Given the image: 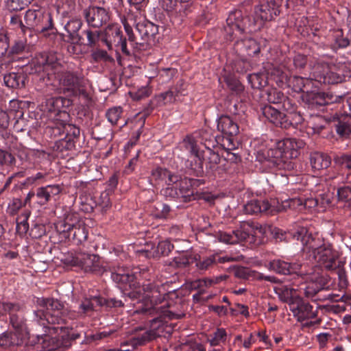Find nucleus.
<instances>
[{
  "label": "nucleus",
  "mask_w": 351,
  "mask_h": 351,
  "mask_svg": "<svg viewBox=\"0 0 351 351\" xmlns=\"http://www.w3.org/2000/svg\"><path fill=\"white\" fill-rule=\"evenodd\" d=\"M111 279L121 290L125 302L130 300L132 305L140 304L135 312L143 314L147 318L151 329L121 343V347L130 346L131 349L112 348L105 351H132L137 346L156 339L158 336L156 330L164 324L166 317L172 319L175 314L168 309L167 302L158 306L164 302V298L155 285L149 283L143 285L142 287H140L136 271L130 272L128 269L118 267L111 271Z\"/></svg>",
  "instance_id": "1"
},
{
  "label": "nucleus",
  "mask_w": 351,
  "mask_h": 351,
  "mask_svg": "<svg viewBox=\"0 0 351 351\" xmlns=\"http://www.w3.org/2000/svg\"><path fill=\"white\" fill-rule=\"evenodd\" d=\"M40 308L35 311L37 321L43 326L44 333L37 335V344L46 351L58 348H69L78 339L84 336L82 344H90L99 341L98 333L87 334L67 326L66 311L61 303L53 298L38 300Z\"/></svg>",
  "instance_id": "2"
},
{
  "label": "nucleus",
  "mask_w": 351,
  "mask_h": 351,
  "mask_svg": "<svg viewBox=\"0 0 351 351\" xmlns=\"http://www.w3.org/2000/svg\"><path fill=\"white\" fill-rule=\"evenodd\" d=\"M247 21V18L243 16L241 10L230 12L221 29V36L226 43L235 40L234 48L239 54L245 53L249 56H256L267 46L268 40L262 38L242 39Z\"/></svg>",
  "instance_id": "3"
},
{
  "label": "nucleus",
  "mask_w": 351,
  "mask_h": 351,
  "mask_svg": "<svg viewBox=\"0 0 351 351\" xmlns=\"http://www.w3.org/2000/svg\"><path fill=\"white\" fill-rule=\"evenodd\" d=\"M305 145L300 139L285 138L278 141L274 147L260 149L256 158L261 163L279 170L291 171L295 167L293 159L298 158L300 149Z\"/></svg>",
  "instance_id": "4"
},
{
  "label": "nucleus",
  "mask_w": 351,
  "mask_h": 351,
  "mask_svg": "<svg viewBox=\"0 0 351 351\" xmlns=\"http://www.w3.org/2000/svg\"><path fill=\"white\" fill-rule=\"evenodd\" d=\"M303 250L312 252L315 260L327 270L338 269L339 273L341 271L338 252L330 244L324 243L317 233L313 234L310 231L303 245Z\"/></svg>",
  "instance_id": "5"
},
{
  "label": "nucleus",
  "mask_w": 351,
  "mask_h": 351,
  "mask_svg": "<svg viewBox=\"0 0 351 351\" xmlns=\"http://www.w3.org/2000/svg\"><path fill=\"white\" fill-rule=\"evenodd\" d=\"M27 29H33L35 32L43 34L44 36L55 34L53 18L45 8L37 4L32 5L28 9L24 16Z\"/></svg>",
  "instance_id": "6"
},
{
  "label": "nucleus",
  "mask_w": 351,
  "mask_h": 351,
  "mask_svg": "<svg viewBox=\"0 0 351 351\" xmlns=\"http://www.w3.org/2000/svg\"><path fill=\"white\" fill-rule=\"evenodd\" d=\"M265 232V228L261 224L254 223L252 226L244 225L241 229L231 232L219 231L216 232L215 237L220 241L226 244H236L240 241L250 243H256L255 237L258 233L261 235Z\"/></svg>",
  "instance_id": "7"
},
{
  "label": "nucleus",
  "mask_w": 351,
  "mask_h": 351,
  "mask_svg": "<svg viewBox=\"0 0 351 351\" xmlns=\"http://www.w3.org/2000/svg\"><path fill=\"white\" fill-rule=\"evenodd\" d=\"M70 116L67 112H62L60 118H56L51 125H49L47 131L55 137L64 135V140L66 142L68 149L75 146L80 134V129L75 125L68 123Z\"/></svg>",
  "instance_id": "8"
},
{
  "label": "nucleus",
  "mask_w": 351,
  "mask_h": 351,
  "mask_svg": "<svg viewBox=\"0 0 351 351\" xmlns=\"http://www.w3.org/2000/svg\"><path fill=\"white\" fill-rule=\"evenodd\" d=\"M204 183V180L182 178L180 176L178 189H165L160 190V194L171 199H178L180 202H187L195 199L194 195L197 187Z\"/></svg>",
  "instance_id": "9"
},
{
  "label": "nucleus",
  "mask_w": 351,
  "mask_h": 351,
  "mask_svg": "<svg viewBox=\"0 0 351 351\" xmlns=\"http://www.w3.org/2000/svg\"><path fill=\"white\" fill-rule=\"evenodd\" d=\"M263 115L277 127L288 129L291 126L295 127L303 121L302 117L298 113L287 114L280 112L270 105H266L261 108Z\"/></svg>",
  "instance_id": "10"
},
{
  "label": "nucleus",
  "mask_w": 351,
  "mask_h": 351,
  "mask_svg": "<svg viewBox=\"0 0 351 351\" xmlns=\"http://www.w3.org/2000/svg\"><path fill=\"white\" fill-rule=\"evenodd\" d=\"M342 108L343 114L334 115L330 126L340 138L348 139L351 138V97L343 100Z\"/></svg>",
  "instance_id": "11"
},
{
  "label": "nucleus",
  "mask_w": 351,
  "mask_h": 351,
  "mask_svg": "<svg viewBox=\"0 0 351 351\" xmlns=\"http://www.w3.org/2000/svg\"><path fill=\"white\" fill-rule=\"evenodd\" d=\"M217 130L221 132V147L228 149H237L239 142L236 136L239 133V125L229 116L222 115L217 119Z\"/></svg>",
  "instance_id": "12"
},
{
  "label": "nucleus",
  "mask_w": 351,
  "mask_h": 351,
  "mask_svg": "<svg viewBox=\"0 0 351 351\" xmlns=\"http://www.w3.org/2000/svg\"><path fill=\"white\" fill-rule=\"evenodd\" d=\"M261 226L263 228H265V232L262 235L260 233L257 234L255 237V239H256V243L255 244L260 243L261 242V239L267 234V232H270L273 238L277 242H289L291 239H293L300 241L303 246L311 231L309 228L306 227H298L293 232H286L276 227Z\"/></svg>",
  "instance_id": "13"
},
{
  "label": "nucleus",
  "mask_w": 351,
  "mask_h": 351,
  "mask_svg": "<svg viewBox=\"0 0 351 351\" xmlns=\"http://www.w3.org/2000/svg\"><path fill=\"white\" fill-rule=\"evenodd\" d=\"M282 0H263L254 8V20L259 26L265 22L274 20L283 11L281 3Z\"/></svg>",
  "instance_id": "14"
},
{
  "label": "nucleus",
  "mask_w": 351,
  "mask_h": 351,
  "mask_svg": "<svg viewBox=\"0 0 351 351\" xmlns=\"http://www.w3.org/2000/svg\"><path fill=\"white\" fill-rule=\"evenodd\" d=\"M180 176L169 169L157 167L154 168L149 176V182L154 187L165 189H178Z\"/></svg>",
  "instance_id": "15"
},
{
  "label": "nucleus",
  "mask_w": 351,
  "mask_h": 351,
  "mask_svg": "<svg viewBox=\"0 0 351 351\" xmlns=\"http://www.w3.org/2000/svg\"><path fill=\"white\" fill-rule=\"evenodd\" d=\"M101 43L108 49H111L112 45L119 46L123 54L130 55V51L127 47V40L123 37L121 27L117 24L109 25L104 31H102Z\"/></svg>",
  "instance_id": "16"
},
{
  "label": "nucleus",
  "mask_w": 351,
  "mask_h": 351,
  "mask_svg": "<svg viewBox=\"0 0 351 351\" xmlns=\"http://www.w3.org/2000/svg\"><path fill=\"white\" fill-rule=\"evenodd\" d=\"M346 66L341 65V68L337 71L335 66L329 67L326 65V70L324 69L322 73L319 71V66L315 68L313 77L314 80L319 83L325 84H335L341 83L346 80V77H350L348 74L343 73L344 69Z\"/></svg>",
  "instance_id": "17"
},
{
  "label": "nucleus",
  "mask_w": 351,
  "mask_h": 351,
  "mask_svg": "<svg viewBox=\"0 0 351 351\" xmlns=\"http://www.w3.org/2000/svg\"><path fill=\"white\" fill-rule=\"evenodd\" d=\"M289 308L299 322L314 319L317 316V308L314 309V306L300 295L289 304Z\"/></svg>",
  "instance_id": "18"
},
{
  "label": "nucleus",
  "mask_w": 351,
  "mask_h": 351,
  "mask_svg": "<svg viewBox=\"0 0 351 351\" xmlns=\"http://www.w3.org/2000/svg\"><path fill=\"white\" fill-rule=\"evenodd\" d=\"M83 16L89 27L100 28L110 20V14L108 9L95 5H90L83 11Z\"/></svg>",
  "instance_id": "19"
},
{
  "label": "nucleus",
  "mask_w": 351,
  "mask_h": 351,
  "mask_svg": "<svg viewBox=\"0 0 351 351\" xmlns=\"http://www.w3.org/2000/svg\"><path fill=\"white\" fill-rule=\"evenodd\" d=\"M60 64L45 53H41L33 58L29 64L25 66V72L29 74L46 72L49 74V70L58 71Z\"/></svg>",
  "instance_id": "20"
},
{
  "label": "nucleus",
  "mask_w": 351,
  "mask_h": 351,
  "mask_svg": "<svg viewBox=\"0 0 351 351\" xmlns=\"http://www.w3.org/2000/svg\"><path fill=\"white\" fill-rule=\"evenodd\" d=\"M136 28L139 36H141V40H143V43H137L140 51L149 49L156 43L155 40L158 33V26L149 21H145L137 23Z\"/></svg>",
  "instance_id": "21"
},
{
  "label": "nucleus",
  "mask_w": 351,
  "mask_h": 351,
  "mask_svg": "<svg viewBox=\"0 0 351 351\" xmlns=\"http://www.w3.org/2000/svg\"><path fill=\"white\" fill-rule=\"evenodd\" d=\"M59 82L61 88L67 96H80L85 94L82 88L80 79L73 72L65 71L59 75Z\"/></svg>",
  "instance_id": "22"
},
{
  "label": "nucleus",
  "mask_w": 351,
  "mask_h": 351,
  "mask_svg": "<svg viewBox=\"0 0 351 351\" xmlns=\"http://www.w3.org/2000/svg\"><path fill=\"white\" fill-rule=\"evenodd\" d=\"M102 301H104L102 297L94 296L85 298L80 303L77 312L69 311L66 308L63 307L68 313V314H66L67 326H69L68 319H71L76 317H84L90 316L95 311H97L98 307L101 306ZM61 304L64 306L62 304Z\"/></svg>",
  "instance_id": "23"
},
{
  "label": "nucleus",
  "mask_w": 351,
  "mask_h": 351,
  "mask_svg": "<svg viewBox=\"0 0 351 351\" xmlns=\"http://www.w3.org/2000/svg\"><path fill=\"white\" fill-rule=\"evenodd\" d=\"M182 145L194 156L190 164L191 174L197 177H202L204 175L203 159L202 153L199 152L194 138L186 136L183 140Z\"/></svg>",
  "instance_id": "24"
},
{
  "label": "nucleus",
  "mask_w": 351,
  "mask_h": 351,
  "mask_svg": "<svg viewBox=\"0 0 351 351\" xmlns=\"http://www.w3.org/2000/svg\"><path fill=\"white\" fill-rule=\"evenodd\" d=\"M73 265L81 267L86 272L99 274L104 271V268L98 255L88 253H78L72 259Z\"/></svg>",
  "instance_id": "25"
},
{
  "label": "nucleus",
  "mask_w": 351,
  "mask_h": 351,
  "mask_svg": "<svg viewBox=\"0 0 351 351\" xmlns=\"http://www.w3.org/2000/svg\"><path fill=\"white\" fill-rule=\"evenodd\" d=\"M25 336L14 330H7L0 335V349L20 351L25 343Z\"/></svg>",
  "instance_id": "26"
},
{
  "label": "nucleus",
  "mask_w": 351,
  "mask_h": 351,
  "mask_svg": "<svg viewBox=\"0 0 351 351\" xmlns=\"http://www.w3.org/2000/svg\"><path fill=\"white\" fill-rule=\"evenodd\" d=\"M332 97L322 92L308 91L303 95V100L311 110L324 111L326 106L332 103Z\"/></svg>",
  "instance_id": "27"
},
{
  "label": "nucleus",
  "mask_w": 351,
  "mask_h": 351,
  "mask_svg": "<svg viewBox=\"0 0 351 351\" xmlns=\"http://www.w3.org/2000/svg\"><path fill=\"white\" fill-rule=\"evenodd\" d=\"M189 136L194 138L196 144L199 142L206 149H217L221 147V137L215 136L213 130L208 127H204Z\"/></svg>",
  "instance_id": "28"
},
{
  "label": "nucleus",
  "mask_w": 351,
  "mask_h": 351,
  "mask_svg": "<svg viewBox=\"0 0 351 351\" xmlns=\"http://www.w3.org/2000/svg\"><path fill=\"white\" fill-rule=\"evenodd\" d=\"M279 208H280V206L276 208L267 200L252 199L245 204L243 210L245 213L248 215L258 213L273 215L276 210L279 211Z\"/></svg>",
  "instance_id": "29"
},
{
  "label": "nucleus",
  "mask_w": 351,
  "mask_h": 351,
  "mask_svg": "<svg viewBox=\"0 0 351 351\" xmlns=\"http://www.w3.org/2000/svg\"><path fill=\"white\" fill-rule=\"evenodd\" d=\"M16 309H13L9 313L10 324L12 326L14 331L20 332L22 335H26V319L25 318L24 307L22 304L17 302Z\"/></svg>",
  "instance_id": "30"
},
{
  "label": "nucleus",
  "mask_w": 351,
  "mask_h": 351,
  "mask_svg": "<svg viewBox=\"0 0 351 351\" xmlns=\"http://www.w3.org/2000/svg\"><path fill=\"white\" fill-rule=\"evenodd\" d=\"M195 267L199 271H205L213 268L217 263H223L230 261L228 256H220L217 254H214L210 256L201 257L198 254L194 255Z\"/></svg>",
  "instance_id": "31"
},
{
  "label": "nucleus",
  "mask_w": 351,
  "mask_h": 351,
  "mask_svg": "<svg viewBox=\"0 0 351 351\" xmlns=\"http://www.w3.org/2000/svg\"><path fill=\"white\" fill-rule=\"evenodd\" d=\"M61 188L58 184L47 185L39 187L36 191L37 203L40 206H45L55 196L60 194Z\"/></svg>",
  "instance_id": "32"
},
{
  "label": "nucleus",
  "mask_w": 351,
  "mask_h": 351,
  "mask_svg": "<svg viewBox=\"0 0 351 351\" xmlns=\"http://www.w3.org/2000/svg\"><path fill=\"white\" fill-rule=\"evenodd\" d=\"M282 65L289 71H297L302 73L307 65V56L298 53L293 58H285L282 61Z\"/></svg>",
  "instance_id": "33"
},
{
  "label": "nucleus",
  "mask_w": 351,
  "mask_h": 351,
  "mask_svg": "<svg viewBox=\"0 0 351 351\" xmlns=\"http://www.w3.org/2000/svg\"><path fill=\"white\" fill-rule=\"evenodd\" d=\"M269 270L282 275H293L296 274L298 265L291 264L280 259H274L268 263Z\"/></svg>",
  "instance_id": "34"
},
{
  "label": "nucleus",
  "mask_w": 351,
  "mask_h": 351,
  "mask_svg": "<svg viewBox=\"0 0 351 351\" xmlns=\"http://www.w3.org/2000/svg\"><path fill=\"white\" fill-rule=\"evenodd\" d=\"M290 73L291 71L285 69L281 63L279 66H273L268 71L267 75L269 79L276 83L277 86L283 87L288 84Z\"/></svg>",
  "instance_id": "35"
},
{
  "label": "nucleus",
  "mask_w": 351,
  "mask_h": 351,
  "mask_svg": "<svg viewBox=\"0 0 351 351\" xmlns=\"http://www.w3.org/2000/svg\"><path fill=\"white\" fill-rule=\"evenodd\" d=\"M274 291L279 300L282 302L287 303L289 306V304L293 302L295 298L299 295L296 289L282 284H278L274 286Z\"/></svg>",
  "instance_id": "36"
},
{
  "label": "nucleus",
  "mask_w": 351,
  "mask_h": 351,
  "mask_svg": "<svg viewBox=\"0 0 351 351\" xmlns=\"http://www.w3.org/2000/svg\"><path fill=\"white\" fill-rule=\"evenodd\" d=\"M313 78L302 77L300 76H293L292 78L289 76V82L287 85L291 86L293 89L296 93L302 92L304 94L307 93L311 88L313 86Z\"/></svg>",
  "instance_id": "37"
},
{
  "label": "nucleus",
  "mask_w": 351,
  "mask_h": 351,
  "mask_svg": "<svg viewBox=\"0 0 351 351\" xmlns=\"http://www.w3.org/2000/svg\"><path fill=\"white\" fill-rule=\"evenodd\" d=\"M173 249V245L169 241H162L158 243L156 247L152 249V250H143L141 252L142 254L148 258H159L161 256H168L169 254Z\"/></svg>",
  "instance_id": "38"
},
{
  "label": "nucleus",
  "mask_w": 351,
  "mask_h": 351,
  "mask_svg": "<svg viewBox=\"0 0 351 351\" xmlns=\"http://www.w3.org/2000/svg\"><path fill=\"white\" fill-rule=\"evenodd\" d=\"M26 79L27 75L23 72H12L5 75L3 77L5 85L14 89L24 88Z\"/></svg>",
  "instance_id": "39"
},
{
  "label": "nucleus",
  "mask_w": 351,
  "mask_h": 351,
  "mask_svg": "<svg viewBox=\"0 0 351 351\" xmlns=\"http://www.w3.org/2000/svg\"><path fill=\"white\" fill-rule=\"evenodd\" d=\"M311 167L315 170L328 168L331 164V158L325 153L314 152L310 157Z\"/></svg>",
  "instance_id": "40"
},
{
  "label": "nucleus",
  "mask_w": 351,
  "mask_h": 351,
  "mask_svg": "<svg viewBox=\"0 0 351 351\" xmlns=\"http://www.w3.org/2000/svg\"><path fill=\"white\" fill-rule=\"evenodd\" d=\"M304 205L305 207H314L317 205V201L314 199H306L303 204L302 200L298 198H291L285 200H282V204L278 210H287V208L295 209L299 206Z\"/></svg>",
  "instance_id": "41"
},
{
  "label": "nucleus",
  "mask_w": 351,
  "mask_h": 351,
  "mask_svg": "<svg viewBox=\"0 0 351 351\" xmlns=\"http://www.w3.org/2000/svg\"><path fill=\"white\" fill-rule=\"evenodd\" d=\"M219 149H221V147H219L217 149H206V151H202V158H206L208 160L206 168L209 169L212 171L217 169V165L220 162L221 158L220 154L219 153Z\"/></svg>",
  "instance_id": "42"
},
{
  "label": "nucleus",
  "mask_w": 351,
  "mask_h": 351,
  "mask_svg": "<svg viewBox=\"0 0 351 351\" xmlns=\"http://www.w3.org/2000/svg\"><path fill=\"white\" fill-rule=\"evenodd\" d=\"M247 78L253 88L261 89L268 84L269 76L263 72H260L249 74Z\"/></svg>",
  "instance_id": "43"
},
{
  "label": "nucleus",
  "mask_w": 351,
  "mask_h": 351,
  "mask_svg": "<svg viewBox=\"0 0 351 351\" xmlns=\"http://www.w3.org/2000/svg\"><path fill=\"white\" fill-rule=\"evenodd\" d=\"M234 276L243 280H252L258 278V273L246 267H237L232 269Z\"/></svg>",
  "instance_id": "44"
},
{
  "label": "nucleus",
  "mask_w": 351,
  "mask_h": 351,
  "mask_svg": "<svg viewBox=\"0 0 351 351\" xmlns=\"http://www.w3.org/2000/svg\"><path fill=\"white\" fill-rule=\"evenodd\" d=\"M29 210H24L16 219V232L19 235H24L29 230L28 219L30 216Z\"/></svg>",
  "instance_id": "45"
},
{
  "label": "nucleus",
  "mask_w": 351,
  "mask_h": 351,
  "mask_svg": "<svg viewBox=\"0 0 351 351\" xmlns=\"http://www.w3.org/2000/svg\"><path fill=\"white\" fill-rule=\"evenodd\" d=\"M251 64L249 61L245 59L237 58L234 60L230 66H227L226 69H231L234 73H243L250 70Z\"/></svg>",
  "instance_id": "46"
},
{
  "label": "nucleus",
  "mask_w": 351,
  "mask_h": 351,
  "mask_svg": "<svg viewBox=\"0 0 351 351\" xmlns=\"http://www.w3.org/2000/svg\"><path fill=\"white\" fill-rule=\"evenodd\" d=\"M87 237L88 230L84 226H73L70 241L76 245H79L85 241Z\"/></svg>",
  "instance_id": "47"
},
{
  "label": "nucleus",
  "mask_w": 351,
  "mask_h": 351,
  "mask_svg": "<svg viewBox=\"0 0 351 351\" xmlns=\"http://www.w3.org/2000/svg\"><path fill=\"white\" fill-rule=\"evenodd\" d=\"M90 62L92 63H99L101 62H110L112 59L108 55V52L99 48L97 46L93 47L90 51Z\"/></svg>",
  "instance_id": "48"
},
{
  "label": "nucleus",
  "mask_w": 351,
  "mask_h": 351,
  "mask_svg": "<svg viewBox=\"0 0 351 351\" xmlns=\"http://www.w3.org/2000/svg\"><path fill=\"white\" fill-rule=\"evenodd\" d=\"M324 289V286L317 282H311L305 285L303 288V295L308 299L315 301L317 294Z\"/></svg>",
  "instance_id": "49"
},
{
  "label": "nucleus",
  "mask_w": 351,
  "mask_h": 351,
  "mask_svg": "<svg viewBox=\"0 0 351 351\" xmlns=\"http://www.w3.org/2000/svg\"><path fill=\"white\" fill-rule=\"evenodd\" d=\"M82 25V23L80 20L69 21L65 25V29L71 36V38L81 43H82L84 39L77 34V32L80 29Z\"/></svg>",
  "instance_id": "50"
},
{
  "label": "nucleus",
  "mask_w": 351,
  "mask_h": 351,
  "mask_svg": "<svg viewBox=\"0 0 351 351\" xmlns=\"http://www.w3.org/2000/svg\"><path fill=\"white\" fill-rule=\"evenodd\" d=\"M72 100L66 97H57L53 98L52 101V105L54 108V110L58 112L56 118L61 119V112H66L65 109L71 106L72 105Z\"/></svg>",
  "instance_id": "51"
},
{
  "label": "nucleus",
  "mask_w": 351,
  "mask_h": 351,
  "mask_svg": "<svg viewBox=\"0 0 351 351\" xmlns=\"http://www.w3.org/2000/svg\"><path fill=\"white\" fill-rule=\"evenodd\" d=\"M82 33L86 36L87 43L86 45L89 47H95L98 46V43L99 41L101 42L102 31H93L88 28L86 30H84Z\"/></svg>",
  "instance_id": "52"
},
{
  "label": "nucleus",
  "mask_w": 351,
  "mask_h": 351,
  "mask_svg": "<svg viewBox=\"0 0 351 351\" xmlns=\"http://www.w3.org/2000/svg\"><path fill=\"white\" fill-rule=\"evenodd\" d=\"M155 98L157 100L156 102L159 104L160 106L167 105L168 104L174 103L180 99L176 94L173 92V89L171 88L166 92L156 95Z\"/></svg>",
  "instance_id": "53"
},
{
  "label": "nucleus",
  "mask_w": 351,
  "mask_h": 351,
  "mask_svg": "<svg viewBox=\"0 0 351 351\" xmlns=\"http://www.w3.org/2000/svg\"><path fill=\"white\" fill-rule=\"evenodd\" d=\"M74 225L66 223L65 221H60L56 225V229L59 233L62 240H71L72 229Z\"/></svg>",
  "instance_id": "54"
},
{
  "label": "nucleus",
  "mask_w": 351,
  "mask_h": 351,
  "mask_svg": "<svg viewBox=\"0 0 351 351\" xmlns=\"http://www.w3.org/2000/svg\"><path fill=\"white\" fill-rule=\"evenodd\" d=\"M227 339V332L223 328H218L210 335V338L208 339L211 346H217L221 343H225Z\"/></svg>",
  "instance_id": "55"
},
{
  "label": "nucleus",
  "mask_w": 351,
  "mask_h": 351,
  "mask_svg": "<svg viewBox=\"0 0 351 351\" xmlns=\"http://www.w3.org/2000/svg\"><path fill=\"white\" fill-rule=\"evenodd\" d=\"M224 80L228 87L236 94H239L243 90V85L234 74L230 73L228 75H225Z\"/></svg>",
  "instance_id": "56"
},
{
  "label": "nucleus",
  "mask_w": 351,
  "mask_h": 351,
  "mask_svg": "<svg viewBox=\"0 0 351 351\" xmlns=\"http://www.w3.org/2000/svg\"><path fill=\"white\" fill-rule=\"evenodd\" d=\"M33 0H5V6L10 12H19L25 9Z\"/></svg>",
  "instance_id": "57"
},
{
  "label": "nucleus",
  "mask_w": 351,
  "mask_h": 351,
  "mask_svg": "<svg viewBox=\"0 0 351 351\" xmlns=\"http://www.w3.org/2000/svg\"><path fill=\"white\" fill-rule=\"evenodd\" d=\"M309 124L315 133L319 134L326 128V125H330V122H328L322 116L316 115L311 117Z\"/></svg>",
  "instance_id": "58"
},
{
  "label": "nucleus",
  "mask_w": 351,
  "mask_h": 351,
  "mask_svg": "<svg viewBox=\"0 0 351 351\" xmlns=\"http://www.w3.org/2000/svg\"><path fill=\"white\" fill-rule=\"evenodd\" d=\"M337 195L339 202H345L351 206V186L343 185L339 187Z\"/></svg>",
  "instance_id": "59"
},
{
  "label": "nucleus",
  "mask_w": 351,
  "mask_h": 351,
  "mask_svg": "<svg viewBox=\"0 0 351 351\" xmlns=\"http://www.w3.org/2000/svg\"><path fill=\"white\" fill-rule=\"evenodd\" d=\"M229 276L226 274L219 275L212 278H205L199 280V287H210L215 285L219 284L223 281H226L228 279Z\"/></svg>",
  "instance_id": "60"
},
{
  "label": "nucleus",
  "mask_w": 351,
  "mask_h": 351,
  "mask_svg": "<svg viewBox=\"0 0 351 351\" xmlns=\"http://www.w3.org/2000/svg\"><path fill=\"white\" fill-rule=\"evenodd\" d=\"M122 113V108L120 106H116L108 109L106 112V116L110 123L112 125H115L117 124Z\"/></svg>",
  "instance_id": "61"
},
{
  "label": "nucleus",
  "mask_w": 351,
  "mask_h": 351,
  "mask_svg": "<svg viewBox=\"0 0 351 351\" xmlns=\"http://www.w3.org/2000/svg\"><path fill=\"white\" fill-rule=\"evenodd\" d=\"M283 99H285V95L276 88H271L267 91L268 101L277 105L278 108Z\"/></svg>",
  "instance_id": "62"
},
{
  "label": "nucleus",
  "mask_w": 351,
  "mask_h": 351,
  "mask_svg": "<svg viewBox=\"0 0 351 351\" xmlns=\"http://www.w3.org/2000/svg\"><path fill=\"white\" fill-rule=\"evenodd\" d=\"M334 162L341 168L351 171V154H342L334 158Z\"/></svg>",
  "instance_id": "63"
},
{
  "label": "nucleus",
  "mask_w": 351,
  "mask_h": 351,
  "mask_svg": "<svg viewBox=\"0 0 351 351\" xmlns=\"http://www.w3.org/2000/svg\"><path fill=\"white\" fill-rule=\"evenodd\" d=\"M194 261H195L194 255H181L173 260L175 265L180 268L188 267L193 264Z\"/></svg>",
  "instance_id": "64"
}]
</instances>
